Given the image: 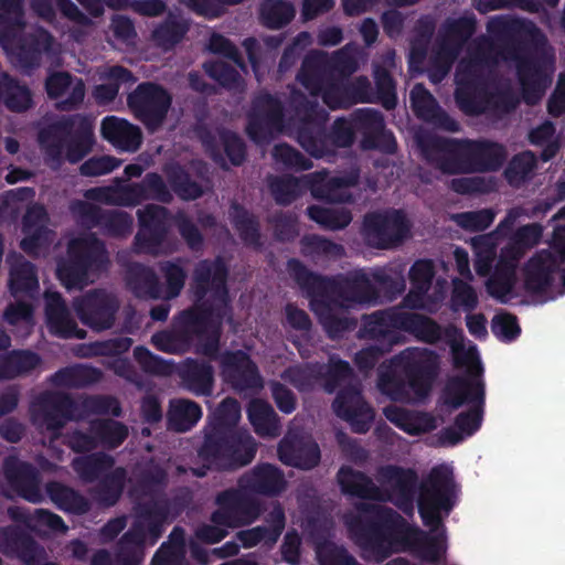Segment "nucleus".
Returning a JSON list of instances; mask_svg holds the SVG:
<instances>
[{
  "label": "nucleus",
  "instance_id": "nucleus-1",
  "mask_svg": "<svg viewBox=\"0 0 565 565\" xmlns=\"http://www.w3.org/2000/svg\"><path fill=\"white\" fill-rule=\"evenodd\" d=\"M376 478L383 491L382 502L393 503L407 516L414 515L416 502L423 524L431 531L443 526L444 518L456 505L457 484L448 465L433 467L420 482L414 469L397 465L380 467Z\"/></svg>",
  "mask_w": 565,
  "mask_h": 565
},
{
  "label": "nucleus",
  "instance_id": "nucleus-2",
  "mask_svg": "<svg viewBox=\"0 0 565 565\" xmlns=\"http://www.w3.org/2000/svg\"><path fill=\"white\" fill-rule=\"evenodd\" d=\"M227 278L223 257L199 260L192 273L194 303L173 318L192 344L198 341L201 353L211 359L218 354L223 321L233 319Z\"/></svg>",
  "mask_w": 565,
  "mask_h": 565
},
{
  "label": "nucleus",
  "instance_id": "nucleus-3",
  "mask_svg": "<svg viewBox=\"0 0 565 565\" xmlns=\"http://www.w3.org/2000/svg\"><path fill=\"white\" fill-rule=\"evenodd\" d=\"M239 419L241 405L233 397L224 398L209 415L198 449L203 465L192 470L195 477H205L207 470L234 471L254 460L257 444L248 430L238 427Z\"/></svg>",
  "mask_w": 565,
  "mask_h": 565
},
{
  "label": "nucleus",
  "instance_id": "nucleus-4",
  "mask_svg": "<svg viewBox=\"0 0 565 565\" xmlns=\"http://www.w3.org/2000/svg\"><path fill=\"white\" fill-rule=\"evenodd\" d=\"M522 22L508 15H495L487 22V31L498 43L483 38L489 49H495L504 61L515 63L522 98L530 106L536 105L552 84L554 57L546 52H526L522 41L514 38Z\"/></svg>",
  "mask_w": 565,
  "mask_h": 565
},
{
  "label": "nucleus",
  "instance_id": "nucleus-5",
  "mask_svg": "<svg viewBox=\"0 0 565 565\" xmlns=\"http://www.w3.org/2000/svg\"><path fill=\"white\" fill-rule=\"evenodd\" d=\"M287 269L299 288L310 298L312 311H317L318 306L351 308L355 305L375 302L379 298L376 287L363 270L329 277L311 271L297 258L288 259Z\"/></svg>",
  "mask_w": 565,
  "mask_h": 565
},
{
  "label": "nucleus",
  "instance_id": "nucleus-6",
  "mask_svg": "<svg viewBox=\"0 0 565 565\" xmlns=\"http://www.w3.org/2000/svg\"><path fill=\"white\" fill-rule=\"evenodd\" d=\"M424 158L445 174L498 171L507 159L503 145L490 140L429 136L419 140Z\"/></svg>",
  "mask_w": 565,
  "mask_h": 565
},
{
  "label": "nucleus",
  "instance_id": "nucleus-7",
  "mask_svg": "<svg viewBox=\"0 0 565 565\" xmlns=\"http://www.w3.org/2000/svg\"><path fill=\"white\" fill-rule=\"evenodd\" d=\"M358 514L345 520L351 539L383 561L401 545L407 521L394 509L369 502L355 505Z\"/></svg>",
  "mask_w": 565,
  "mask_h": 565
},
{
  "label": "nucleus",
  "instance_id": "nucleus-8",
  "mask_svg": "<svg viewBox=\"0 0 565 565\" xmlns=\"http://www.w3.org/2000/svg\"><path fill=\"white\" fill-rule=\"evenodd\" d=\"M319 383L329 394L334 393L343 383L337 394L332 408L334 414L349 423L355 434H365L370 430L375 417L374 409L364 399L359 382L351 383L354 371L350 363L335 355H331L327 364L321 363Z\"/></svg>",
  "mask_w": 565,
  "mask_h": 565
},
{
  "label": "nucleus",
  "instance_id": "nucleus-9",
  "mask_svg": "<svg viewBox=\"0 0 565 565\" xmlns=\"http://www.w3.org/2000/svg\"><path fill=\"white\" fill-rule=\"evenodd\" d=\"M137 519L116 543L114 562L116 565H141L145 559L146 541L156 544L164 532L169 515L166 501L150 499L135 507Z\"/></svg>",
  "mask_w": 565,
  "mask_h": 565
},
{
  "label": "nucleus",
  "instance_id": "nucleus-10",
  "mask_svg": "<svg viewBox=\"0 0 565 565\" xmlns=\"http://www.w3.org/2000/svg\"><path fill=\"white\" fill-rule=\"evenodd\" d=\"M398 323L401 324V331L413 335L423 343L433 345L445 341L451 348L455 367L469 366L471 374L481 375L482 365L476 348L465 349L460 342L462 331L456 326L450 323L443 327L435 319L426 315L405 310H403V317L399 318Z\"/></svg>",
  "mask_w": 565,
  "mask_h": 565
},
{
  "label": "nucleus",
  "instance_id": "nucleus-11",
  "mask_svg": "<svg viewBox=\"0 0 565 565\" xmlns=\"http://www.w3.org/2000/svg\"><path fill=\"white\" fill-rule=\"evenodd\" d=\"M108 264L105 243L96 234L73 238L66 257L57 263L56 276L66 289L83 288L89 273H99Z\"/></svg>",
  "mask_w": 565,
  "mask_h": 565
},
{
  "label": "nucleus",
  "instance_id": "nucleus-12",
  "mask_svg": "<svg viewBox=\"0 0 565 565\" xmlns=\"http://www.w3.org/2000/svg\"><path fill=\"white\" fill-rule=\"evenodd\" d=\"M358 127L354 113L350 119L337 118L328 130L326 118L305 119L297 129V141L311 157L323 158L332 152V148L351 147Z\"/></svg>",
  "mask_w": 565,
  "mask_h": 565
},
{
  "label": "nucleus",
  "instance_id": "nucleus-13",
  "mask_svg": "<svg viewBox=\"0 0 565 565\" xmlns=\"http://www.w3.org/2000/svg\"><path fill=\"white\" fill-rule=\"evenodd\" d=\"M392 362L406 377L414 397L417 401L425 399L438 375V354L427 348L409 347L395 355Z\"/></svg>",
  "mask_w": 565,
  "mask_h": 565
},
{
  "label": "nucleus",
  "instance_id": "nucleus-14",
  "mask_svg": "<svg viewBox=\"0 0 565 565\" xmlns=\"http://www.w3.org/2000/svg\"><path fill=\"white\" fill-rule=\"evenodd\" d=\"M444 402L452 409H458L466 402L477 403V406L456 416L455 426L468 437L479 430L484 403V385L481 381L471 382L460 375L450 377L444 390Z\"/></svg>",
  "mask_w": 565,
  "mask_h": 565
},
{
  "label": "nucleus",
  "instance_id": "nucleus-15",
  "mask_svg": "<svg viewBox=\"0 0 565 565\" xmlns=\"http://www.w3.org/2000/svg\"><path fill=\"white\" fill-rule=\"evenodd\" d=\"M127 105L149 132H156L167 119L172 96L160 84L142 82L127 96Z\"/></svg>",
  "mask_w": 565,
  "mask_h": 565
},
{
  "label": "nucleus",
  "instance_id": "nucleus-16",
  "mask_svg": "<svg viewBox=\"0 0 565 565\" xmlns=\"http://www.w3.org/2000/svg\"><path fill=\"white\" fill-rule=\"evenodd\" d=\"M409 231V221L402 210L370 212L363 218V238L369 246L377 249L399 246L408 237Z\"/></svg>",
  "mask_w": 565,
  "mask_h": 565
},
{
  "label": "nucleus",
  "instance_id": "nucleus-17",
  "mask_svg": "<svg viewBox=\"0 0 565 565\" xmlns=\"http://www.w3.org/2000/svg\"><path fill=\"white\" fill-rule=\"evenodd\" d=\"M217 509L211 514V522L231 529L254 523L262 514L260 502L242 488H230L217 493Z\"/></svg>",
  "mask_w": 565,
  "mask_h": 565
},
{
  "label": "nucleus",
  "instance_id": "nucleus-18",
  "mask_svg": "<svg viewBox=\"0 0 565 565\" xmlns=\"http://www.w3.org/2000/svg\"><path fill=\"white\" fill-rule=\"evenodd\" d=\"M77 402L67 393L45 391L30 405L33 425L43 427L53 435H60L65 425L76 418Z\"/></svg>",
  "mask_w": 565,
  "mask_h": 565
},
{
  "label": "nucleus",
  "instance_id": "nucleus-19",
  "mask_svg": "<svg viewBox=\"0 0 565 565\" xmlns=\"http://www.w3.org/2000/svg\"><path fill=\"white\" fill-rule=\"evenodd\" d=\"M285 113L281 102L269 93L257 96L247 116L246 134L256 145L269 142L282 131Z\"/></svg>",
  "mask_w": 565,
  "mask_h": 565
},
{
  "label": "nucleus",
  "instance_id": "nucleus-20",
  "mask_svg": "<svg viewBox=\"0 0 565 565\" xmlns=\"http://www.w3.org/2000/svg\"><path fill=\"white\" fill-rule=\"evenodd\" d=\"M73 308L83 324L100 332L115 324L119 301L104 289H92L75 298Z\"/></svg>",
  "mask_w": 565,
  "mask_h": 565
},
{
  "label": "nucleus",
  "instance_id": "nucleus-21",
  "mask_svg": "<svg viewBox=\"0 0 565 565\" xmlns=\"http://www.w3.org/2000/svg\"><path fill=\"white\" fill-rule=\"evenodd\" d=\"M72 212L78 216L83 226L89 230L98 227L109 237H126L132 230V216L121 210H104L87 201H76L72 204Z\"/></svg>",
  "mask_w": 565,
  "mask_h": 565
},
{
  "label": "nucleus",
  "instance_id": "nucleus-22",
  "mask_svg": "<svg viewBox=\"0 0 565 565\" xmlns=\"http://www.w3.org/2000/svg\"><path fill=\"white\" fill-rule=\"evenodd\" d=\"M139 230L135 246L145 253H154L166 241L171 221L169 209L149 203L137 211Z\"/></svg>",
  "mask_w": 565,
  "mask_h": 565
},
{
  "label": "nucleus",
  "instance_id": "nucleus-23",
  "mask_svg": "<svg viewBox=\"0 0 565 565\" xmlns=\"http://www.w3.org/2000/svg\"><path fill=\"white\" fill-rule=\"evenodd\" d=\"M354 120L358 131L362 134V149L377 150L386 154H394L397 151L396 138L385 128L381 111L371 108L356 109Z\"/></svg>",
  "mask_w": 565,
  "mask_h": 565
},
{
  "label": "nucleus",
  "instance_id": "nucleus-24",
  "mask_svg": "<svg viewBox=\"0 0 565 565\" xmlns=\"http://www.w3.org/2000/svg\"><path fill=\"white\" fill-rule=\"evenodd\" d=\"M403 317V309L391 307L376 310L370 315L362 316V323L358 331L360 339L373 340L377 344L392 349L399 342L397 330L401 331L399 318Z\"/></svg>",
  "mask_w": 565,
  "mask_h": 565
},
{
  "label": "nucleus",
  "instance_id": "nucleus-25",
  "mask_svg": "<svg viewBox=\"0 0 565 565\" xmlns=\"http://www.w3.org/2000/svg\"><path fill=\"white\" fill-rule=\"evenodd\" d=\"M221 369L225 382L236 391L263 387V379L256 363L243 350L224 352Z\"/></svg>",
  "mask_w": 565,
  "mask_h": 565
},
{
  "label": "nucleus",
  "instance_id": "nucleus-26",
  "mask_svg": "<svg viewBox=\"0 0 565 565\" xmlns=\"http://www.w3.org/2000/svg\"><path fill=\"white\" fill-rule=\"evenodd\" d=\"M2 468L9 487L19 497L32 503L43 500L40 473L32 463L9 456L4 459Z\"/></svg>",
  "mask_w": 565,
  "mask_h": 565
},
{
  "label": "nucleus",
  "instance_id": "nucleus-27",
  "mask_svg": "<svg viewBox=\"0 0 565 565\" xmlns=\"http://www.w3.org/2000/svg\"><path fill=\"white\" fill-rule=\"evenodd\" d=\"M477 28L478 20L470 11H466L458 18H446L438 30L441 53L451 60L456 58L475 35Z\"/></svg>",
  "mask_w": 565,
  "mask_h": 565
},
{
  "label": "nucleus",
  "instance_id": "nucleus-28",
  "mask_svg": "<svg viewBox=\"0 0 565 565\" xmlns=\"http://www.w3.org/2000/svg\"><path fill=\"white\" fill-rule=\"evenodd\" d=\"M44 299L46 326L51 334L61 339L86 338L87 332L78 328L60 292L46 291Z\"/></svg>",
  "mask_w": 565,
  "mask_h": 565
},
{
  "label": "nucleus",
  "instance_id": "nucleus-29",
  "mask_svg": "<svg viewBox=\"0 0 565 565\" xmlns=\"http://www.w3.org/2000/svg\"><path fill=\"white\" fill-rule=\"evenodd\" d=\"M238 487L249 494L276 497L287 487L281 469L268 462H260L246 471L238 480Z\"/></svg>",
  "mask_w": 565,
  "mask_h": 565
},
{
  "label": "nucleus",
  "instance_id": "nucleus-30",
  "mask_svg": "<svg viewBox=\"0 0 565 565\" xmlns=\"http://www.w3.org/2000/svg\"><path fill=\"white\" fill-rule=\"evenodd\" d=\"M412 108L417 118L449 132L460 130L459 122L440 107L431 93L423 84H416L411 92Z\"/></svg>",
  "mask_w": 565,
  "mask_h": 565
},
{
  "label": "nucleus",
  "instance_id": "nucleus-31",
  "mask_svg": "<svg viewBox=\"0 0 565 565\" xmlns=\"http://www.w3.org/2000/svg\"><path fill=\"white\" fill-rule=\"evenodd\" d=\"M76 118L73 115L62 116L39 131L38 141L49 167L57 169L62 166L65 141L74 128Z\"/></svg>",
  "mask_w": 565,
  "mask_h": 565
},
{
  "label": "nucleus",
  "instance_id": "nucleus-32",
  "mask_svg": "<svg viewBox=\"0 0 565 565\" xmlns=\"http://www.w3.org/2000/svg\"><path fill=\"white\" fill-rule=\"evenodd\" d=\"M279 460L290 467L310 470L317 467L321 459L319 445L303 436H286L278 445Z\"/></svg>",
  "mask_w": 565,
  "mask_h": 565
},
{
  "label": "nucleus",
  "instance_id": "nucleus-33",
  "mask_svg": "<svg viewBox=\"0 0 565 565\" xmlns=\"http://www.w3.org/2000/svg\"><path fill=\"white\" fill-rule=\"evenodd\" d=\"M402 550L409 551L420 561L436 564L446 554V542L440 535H430L418 526L407 523L402 536Z\"/></svg>",
  "mask_w": 565,
  "mask_h": 565
},
{
  "label": "nucleus",
  "instance_id": "nucleus-34",
  "mask_svg": "<svg viewBox=\"0 0 565 565\" xmlns=\"http://www.w3.org/2000/svg\"><path fill=\"white\" fill-rule=\"evenodd\" d=\"M65 71H55L47 75L45 79V92L50 99H58L71 87L70 95L57 104V108L62 111H71L77 109L85 97V84L82 78H76Z\"/></svg>",
  "mask_w": 565,
  "mask_h": 565
},
{
  "label": "nucleus",
  "instance_id": "nucleus-35",
  "mask_svg": "<svg viewBox=\"0 0 565 565\" xmlns=\"http://www.w3.org/2000/svg\"><path fill=\"white\" fill-rule=\"evenodd\" d=\"M3 552L18 557L24 565H40L42 548L30 533L19 526L0 530Z\"/></svg>",
  "mask_w": 565,
  "mask_h": 565
},
{
  "label": "nucleus",
  "instance_id": "nucleus-36",
  "mask_svg": "<svg viewBox=\"0 0 565 565\" xmlns=\"http://www.w3.org/2000/svg\"><path fill=\"white\" fill-rule=\"evenodd\" d=\"M333 76L329 57L322 52H311L306 55L297 79L311 96L319 97Z\"/></svg>",
  "mask_w": 565,
  "mask_h": 565
},
{
  "label": "nucleus",
  "instance_id": "nucleus-37",
  "mask_svg": "<svg viewBox=\"0 0 565 565\" xmlns=\"http://www.w3.org/2000/svg\"><path fill=\"white\" fill-rule=\"evenodd\" d=\"M337 482L344 495L375 502H381L384 499L382 489L374 483L372 478L351 466L340 467L337 472Z\"/></svg>",
  "mask_w": 565,
  "mask_h": 565
},
{
  "label": "nucleus",
  "instance_id": "nucleus-38",
  "mask_svg": "<svg viewBox=\"0 0 565 565\" xmlns=\"http://www.w3.org/2000/svg\"><path fill=\"white\" fill-rule=\"evenodd\" d=\"M100 132L105 140L120 151L136 152L142 143L140 128L116 116L103 119Z\"/></svg>",
  "mask_w": 565,
  "mask_h": 565
},
{
  "label": "nucleus",
  "instance_id": "nucleus-39",
  "mask_svg": "<svg viewBox=\"0 0 565 565\" xmlns=\"http://www.w3.org/2000/svg\"><path fill=\"white\" fill-rule=\"evenodd\" d=\"M557 270V260L548 250L533 256L524 269V287L533 294L546 291L553 284V274Z\"/></svg>",
  "mask_w": 565,
  "mask_h": 565
},
{
  "label": "nucleus",
  "instance_id": "nucleus-40",
  "mask_svg": "<svg viewBox=\"0 0 565 565\" xmlns=\"http://www.w3.org/2000/svg\"><path fill=\"white\" fill-rule=\"evenodd\" d=\"M519 252L514 248H503L487 282L488 292L498 299L509 295L515 284V270Z\"/></svg>",
  "mask_w": 565,
  "mask_h": 565
},
{
  "label": "nucleus",
  "instance_id": "nucleus-41",
  "mask_svg": "<svg viewBox=\"0 0 565 565\" xmlns=\"http://www.w3.org/2000/svg\"><path fill=\"white\" fill-rule=\"evenodd\" d=\"M74 121V128L65 141V160L72 164L82 161L93 149L95 143L94 128L89 119L81 114Z\"/></svg>",
  "mask_w": 565,
  "mask_h": 565
},
{
  "label": "nucleus",
  "instance_id": "nucleus-42",
  "mask_svg": "<svg viewBox=\"0 0 565 565\" xmlns=\"http://www.w3.org/2000/svg\"><path fill=\"white\" fill-rule=\"evenodd\" d=\"M126 285L139 299L162 298V285L156 271L143 264L134 263L126 271Z\"/></svg>",
  "mask_w": 565,
  "mask_h": 565
},
{
  "label": "nucleus",
  "instance_id": "nucleus-43",
  "mask_svg": "<svg viewBox=\"0 0 565 565\" xmlns=\"http://www.w3.org/2000/svg\"><path fill=\"white\" fill-rule=\"evenodd\" d=\"M183 388L196 396H210L214 386V370L207 362L188 360L180 369Z\"/></svg>",
  "mask_w": 565,
  "mask_h": 565
},
{
  "label": "nucleus",
  "instance_id": "nucleus-44",
  "mask_svg": "<svg viewBox=\"0 0 565 565\" xmlns=\"http://www.w3.org/2000/svg\"><path fill=\"white\" fill-rule=\"evenodd\" d=\"M132 207L145 201L169 204L173 195L158 172H148L139 182L128 183Z\"/></svg>",
  "mask_w": 565,
  "mask_h": 565
},
{
  "label": "nucleus",
  "instance_id": "nucleus-45",
  "mask_svg": "<svg viewBox=\"0 0 565 565\" xmlns=\"http://www.w3.org/2000/svg\"><path fill=\"white\" fill-rule=\"evenodd\" d=\"M24 28L23 0H0V46L8 50Z\"/></svg>",
  "mask_w": 565,
  "mask_h": 565
},
{
  "label": "nucleus",
  "instance_id": "nucleus-46",
  "mask_svg": "<svg viewBox=\"0 0 565 565\" xmlns=\"http://www.w3.org/2000/svg\"><path fill=\"white\" fill-rule=\"evenodd\" d=\"M9 289L14 298L34 299L40 289L38 269L34 264L20 257L10 268Z\"/></svg>",
  "mask_w": 565,
  "mask_h": 565
},
{
  "label": "nucleus",
  "instance_id": "nucleus-47",
  "mask_svg": "<svg viewBox=\"0 0 565 565\" xmlns=\"http://www.w3.org/2000/svg\"><path fill=\"white\" fill-rule=\"evenodd\" d=\"M9 515L12 520L23 522L33 532L66 533L68 526L64 520L44 509H36L32 514L21 511L19 508H10Z\"/></svg>",
  "mask_w": 565,
  "mask_h": 565
},
{
  "label": "nucleus",
  "instance_id": "nucleus-48",
  "mask_svg": "<svg viewBox=\"0 0 565 565\" xmlns=\"http://www.w3.org/2000/svg\"><path fill=\"white\" fill-rule=\"evenodd\" d=\"M247 415L257 435L262 437H277L280 435V418L268 402L259 398L250 401Z\"/></svg>",
  "mask_w": 565,
  "mask_h": 565
},
{
  "label": "nucleus",
  "instance_id": "nucleus-49",
  "mask_svg": "<svg viewBox=\"0 0 565 565\" xmlns=\"http://www.w3.org/2000/svg\"><path fill=\"white\" fill-rule=\"evenodd\" d=\"M230 217L242 242L249 247H263L260 223L254 214L242 204L233 202L230 207Z\"/></svg>",
  "mask_w": 565,
  "mask_h": 565
},
{
  "label": "nucleus",
  "instance_id": "nucleus-50",
  "mask_svg": "<svg viewBox=\"0 0 565 565\" xmlns=\"http://www.w3.org/2000/svg\"><path fill=\"white\" fill-rule=\"evenodd\" d=\"M42 360L31 350H12L0 355V379L12 380L35 370Z\"/></svg>",
  "mask_w": 565,
  "mask_h": 565
},
{
  "label": "nucleus",
  "instance_id": "nucleus-51",
  "mask_svg": "<svg viewBox=\"0 0 565 565\" xmlns=\"http://www.w3.org/2000/svg\"><path fill=\"white\" fill-rule=\"evenodd\" d=\"M103 373L99 369L76 364L65 366L51 376V382L57 387L82 388L100 381Z\"/></svg>",
  "mask_w": 565,
  "mask_h": 565
},
{
  "label": "nucleus",
  "instance_id": "nucleus-52",
  "mask_svg": "<svg viewBox=\"0 0 565 565\" xmlns=\"http://www.w3.org/2000/svg\"><path fill=\"white\" fill-rule=\"evenodd\" d=\"M305 185L317 200L330 203L345 201L342 194L345 181L342 178L329 177L327 173L315 172L305 177Z\"/></svg>",
  "mask_w": 565,
  "mask_h": 565
},
{
  "label": "nucleus",
  "instance_id": "nucleus-53",
  "mask_svg": "<svg viewBox=\"0 0 565 565\" xmlns=\"http://www.w3.org/2000/svg\"><path fill=\"white\" fill-rule=\"evenodd\" d=\"M46 493L52 502L65 512L85 514L89 511V501L77 490L57 481L46 484Z\"/></svg>",
  "mask_w": 565,
  "mask_h": 565
},
{
  "label": "nucleus",
  "instance_id": "nucleus-54",
  "mask_svg": "<svg viewBox=\"0 0 565 565\" xmlns=\"http://www.w3.org/2000/svg\"><path fill=\"white\" fill-rule=\"evenodd\" d=\"M114 465L115 458L104 451L76 457L72 461L74 471L87 483L99 480L106 471L114 468Z\"/></svg>",
  "mask_w": 565,
  "mask_h": 565
},
{
  "label": "nucleus",
  "instance_id": "nucleus-55",
  "mask_svg": "<svg viewBox=\"0 0 565 565\" xmlns=\"http://www.w3.org/2000/svg\"><path fill=\"white\" fill-rule=\"evenodd\" d=\"M52 42V35L44 29L25 36L18 52V57L22 66L29 68L38 67L43 53L51 49Z\"/></svg>",
  "mask_w": 565,
  "mask_h": 565
},
{
  "label": "nucleus",
  "instance_id": "nucleus-56",
  "mask_svg": "<svg viewBox=\"0 0 565 565\" xmlns=\"http://www.w3.org/2000/svg\"><path fill=\"white\" fill-rule=\"evenodd\" d=\"M202 417L200 405L190 399H174L168 412L169 427L179 433L190 430Z\"/></svg>",
  "mask_w": 565,
  "mask_h": 565
},
{
  "label": "nucleus",
  "instance_id": "nucleus-57",
  "mask_svg": "<svg viewBox=\"0 0 565 565\" xmlns=\"http://www.w3.org/2000/svg\"><path fill=\"white\" fill-rule=\"evenodd\" d=\"M106 78L109 81L108 83L96 85L93 90L95 100L100 105L114 102L121 84L136 82L132 72L121 65L109 67Z\"/></svg>",
  "mask_w": 565,
  "mask_h": 565
},
{
  "label": "nucleus",
  "instance_id": "nucleus-58",
  "mask_svg": "<svg viewBox=\"0 0 565 565\" xmlns=\"http://www.w3.org/2000/svg\"><path fill=\"white\" fill-rule=\"evenodd\" d=\"M98 481L96 489L98 500L107 507H113L122 495L127 470L124 467H116L106 471Z\"/></svg>",
  "mask_w": 565,
  "mask_h": 565
},
{
  "label": "nucleus",
  "instance_id": "nucleus-59",
  "mask_svg": "<svg viewBox=\"0 0 565 565\" xmlns=\"http://www.w3.org/2000/svg\"><path fill=\"white\" fill-rule=\"evenodd\" d=\"M89 429L95 434L98 445L110 450L118 448L129 434L125 424L110 418L90 422Z\"/></svg>",
  "mask_w": 565,
  "mask_h": 565
},
{
  "label": "nucleus",
  "instance_id": "nucleus-60",
  "mask_svg": "<svg viewBox=\"0 0 565 565\" xmlns=\"http://www.w3.org/2000/svg\"><path fill=\"white\" fill-rule=\"evenodd\" d=\"M262 23L271 30L288 25L296 15L294 4L286 0H265L259 9Z\"/></svg>",
  "mask_w": 565,
  "mask_h": 565
},
{
  "label": "nucleus",
  "instance_id": "nucleus-61",
  "mask_svg": "<svg viewBox=\"0 0 565 565\" xmlns=\"http://www.w3.org/2000/svg\"><path fill=\"white\" fill-rule=\"evenodd\" d=\"M268 188L275 202L278 205L287 206L300 198L306 188L305 183L292 175L271 177L268 181Z\"/></svg>",
  "mask_w": 565,
  "mask_h": 565
},
{
  "label": "nucleus",
  "instance_id": "nucleus-62",
  "mask_svg": "<svg viewBox=\"0 0 565 565\" xmlns=\"http://www.w3.org/2000/svg\"><path fill=\"white\" fill-rule=\"evenodd\" d=\"M536 167L535 154L525 150L511 158L504 170V177L510 185L518 188L532 178Z\"/></svg>",
  "mask_w": 565,
  "mask_h": 565
},
{
  "label": "nucleus",
  "instance_id": "nucleus-63",
  "mask_svg": "<svg viewBox=\"0 0 565 565\" xmlns=\"http://www.w3.org/2000/svg\"><path fill=\"white\" fill-rule=\"evenodd\" d=\"M377 387L394 402H408L413 394L406 377L401 371L397 372L391 367L380 370Z\"/></svg>",
  "mask_w": 565,
  "mask_h": 565
},
{
  "label": "nucleus",
  "instance_id": "nucleus-64",
  "mask_svg": "<svg viewBox=\"0 0 565 565\" xmlns=\"http://www.w3.org/2000/svg\"><path fill=\"white\" fill-rule=\"evenodd\" d=\"M321 370V363L318 362L294 365L282 372L281 379L300 392H309L319 383Z\"/></svg>",
  "mask_w": 565,
  "mask_h": 565
}]
</instances>
